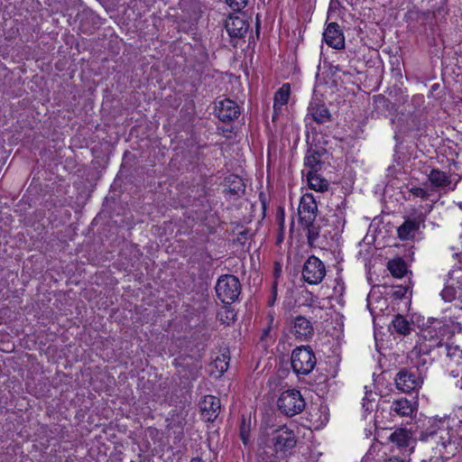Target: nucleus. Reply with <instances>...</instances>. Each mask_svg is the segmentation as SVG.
<instances>
[{
  "label": "nucleus",
  "instance_id": "nucleus-21",
  "mask_svg": "<svg viewBox=\"0 0 462 462\" xmlns=\"http://www.w3.org/2000/svg\"><path fill=\"white\" fill-rule=\"evenodd\" d=\"M291 88L289 84H283L274 95L273 99V119L274 120L278 113L282 111V106H285L290 97Z\"/></svg>",
  "mask_w": 462,
  "mask_h": 462
},
{
  "label": "nucleus",
  "instance_id": "nucleus-39",
  "mask_svg": "<svg viewBox=\"0 0 462 462\" xmlns=\"http://www.w3.org/2000/svg\"><path fill=\"white\" fill-rule=\"evenodd\" d=\"M432 208H433V206L431 205V206L430 207V208H429V211H431Z\"/></svg>",
  "mask_w": 462,
  "mask_h": 462
},
{
  "label": "nucleus",
  "instance_id": "nucleus-16",
  "mask_svg": "<svg viewBox=\"0 0 462 462\" xmlns=\"http://www.w3.org/2000/svg\"><path fill=\"white\" fill-rule=\"evenodd\" d=\"M225 27L230 37L242 38L247 32L248 24L244 18L230 15L226 21Z\"/></svg>",
  "mask_w": 462,
  "mask_h": 462
},
{
  "label": "nucleus",
  "instance_id": "nucleus-36",
  "mask_svg": "<svg viewBox=\"0 0 462 462\" xmlns=\"http://www.w3.org/2000/svg\"><path fill=\"white\" fill-rule=\"evenodd\" d=\"M190 462H203V461L199 457H195V458H192Z\"/></svg>",
  "mask_w": 462,
  "mask_h": 462
},
{
  "label": "nucleus",
  "instance_id": "nucleus-35",
  "mask_svg": "<svg viewBox=\"0 0 462 462\" xmlns=\"http://www.w3.org/2000/svg\"><path fill=\"white\" fill-rule=\"evenodd\" d=\"M234 178H235V180H234V182H237V184H238L237 186H236V187L234 188V191H235V192H237V191L240 189L241 186H243V184H242V180H241V179H239L237 176H235Z\"/></svg>",
  "mask_w": 462,
  "mask_h": 462
},
{
  "label": "nucleus",
  "instance_id": "nucleus-41",
  "mask_svg": "<svg viewBox=\"0 0 462 462\" xmlns=\"http://www.w3.org/2000/svg\"><path fill=\"white\" fill-rule=\"evenodd\" d=\"M421 462H427V460H426V459H423Z\"/></svg>",
  "mask_w": 462,
  "mask_h": 462
},
{
  "label": "nucleus",
  "instance_id": "nucleus-12",
  "mask_svg": "<svg viewBox=\"0 0 462 462\" xmlns=\"http://www.w3.org/2000/svg\"><path fill=\"white\" fill-rule=\"evenodd\" d=\"M323 41L335 50L345 48V35L338 23L332 22L327 25L323 32Z\"/></svg>",
  "mask_w": 462,
  "mask_h": 462
},
{
  "label": "nucleus",
  "instance_id": "nucleus-23",
  "mask_svg": "<svg viewBox=\"0 0 462 462\" xmlns=\"http://www.w3.org/2000/svg\"><path fill=\"white\" fill-rule=\"evenodd\" d=\"M387 268L392 275L396 278H402L407 273L406 263L402 258L390 260Z\"/></svg>",
  "mask_w": 462,
  "mask_h": 462
},
{
  "label": "nucleus",
  "instance_id": "nucleus-7",
  "mask_svg": "<svg viewBox=\"0 0 462 462\" xmlns=\"http://www.w3.org/2000/svg\"><path fill=\"white\" fill-rule=\"evenodd\" d=\"M393 451H397L402 456H410L414 452L417 439L413 433L405 428L394 430L388 438Z\"/></svg>",
  "mask_w": 462,
  "mask_h": 462
},
{
  "label": "nucleus",
  "instance_id": "nucleus-40",
  "mask_svg": "<svg viewBox=\"0 0 462 462\" xmlns=\"http://www.w3.org/2000/svg\"><path fill=\"white\" fill-rule=\"evenodd\" d=\"M431 461H432V457H430V458L429 459V462H431Z\"/></svg>",
  "mask_w": 462,
  "mask_h": 462
},
{
  "label": "nucleus",
  "instance_id": "nucleus-38",
  "mask_svg": "<svg viewBox=\"0 0 462 462\" xmlns=\"http://www.w3.org/2000/svg\"><path fill=\"white\" fill-rule=\"evenodd\" d=\"M279 272L280 270L278 268L275 269V275L278 276L279 275Z\"/></svg>",
  "mask_w": 462,
  "mask_h": 462
},
{
  "label": "nucleus",
  "instance_id": "nucleus-24",
  "mask_svg": "<svg viewBox=\"0 0 462 462\" xmlns=\"http://www.w3.org/2000/svg\"><path fill=\"white\" fill-rule=\"evenodd\" d=\"M309 186L316 191H325L328 188V182L316 172L310 171L307 175Z\"/></svg>",
  "mask_w": 462,
  "mask_h": 462
},
{
  "label": "nucleus",
  "instance_id": "nucleus-5",
  "mask_svg": "<svg viewBox=\"0 0 462 462\" xmlns=\"http://www.w3.org/2000/svg\"><path fill=\"white\" fill-rule=\"evenodd\" d=\"M217 298L224 304L235 302L241 293V284L237 277L232 274L221 275L215 286Z\"/></svg>",
  "mask_w": 462,
  "mask_h": 462
},
{
  "label": "nucleus",
  "instance_id": "nucleus-27",
  "mask_svg": "<svg viewBox=\"0 0 462 462\" xmlns=\"http://www.w3.org/2000/svg\"><path fill=\"white\" fill-rule=\"evenodd\" d=\"M408 191L414 198H420L423 200H427L430 197V192L422 187L411 186L408 188Z\"/></svg>",
  "mask_w": 462,
  "mask_h": 462
},
{
  "label": "nucleus",
  "instance_id": "nucleus-2",
  "mask_svg": "<svg viewBox=\"0 0 462 462\" xmlns=\"http://www.w3.org/2000/svg\"><path fill=\"white\" fill-rule=\"evenodd\" d=\"M258 445L262 448L270 447L276 454L287 456L297 445V435L286 425L272 430L268 439L261 437Z\"/></svg>",
  "mask_w": 462,
  "mask_h": 462
},
{
  "label": "nucleus",
  "instance_id": "nucleus-34",
  "mask_svg": "<svg viewBox=\"0 0 462 462\" xmlns=\"http://www.w3.org/2000/svg\"><path fill=\"white\" fill-rule=\"evenodd\" d=\"M384 462H407V461L404 458H400L398 457L393 456V457H391L385 459Z\"/></svg>",
  "mask_w": 462,
  "mask_h": 462
},
{
  "label": "nucleus",
  "instance_id": "nucleus-22",
  "mask_svg": "<svg viewBox=\"0 0 462 462\" xmlns=\"http://www.w3.org/2000/svg\"><path fill=\"white\" fill-rule=\"evenodd\" d=\"M392 327L394 332L402 336L409 335L412 328L411 324L409 322V320L402 315H396L394 317V319L392 321Z\"/></svg>",
  "mask_w": 462,
  "mask_h": 462
},
{
  "label": "nucleus",
  "instance_id": "nucleus-20",
  "mask_svg": "<svg viewBox=\"0 0 462 462\" xmlns=\"http://www.w3.org/2000/svg\"><path fill=\"white\" fill-rule=\"evenodd\" d=\"M415 411L413 403L406 398H399L392 402L391 413L400 417H411Z\"/></svg>",
  "mask_w": 462,
  "mask_h": 462
},
{
  "label": "nucleus",
  "instance_id": "nucleus-1",
  "mask_svg": "<svg viewBox=\"0 0 462 462\" xmlns=\"http://www.w3.org/2000/svg\"><path fill=\"white\" fill-rule=\"evenodd\" d=\"M455 438L454 430L448 426H445L444 422H441V425L437 429L424 433L422 440L432 447L435 454H438L439 457L448 459L454 456L457 450Z\"/></svg>",
  "mask_w": 462,
  "mask_h": 462
},
{
  "label": "nucleus",
  "instance_id": "nucleus-3",
  "mask_svg": "<svg viewBox=\"0 0 462 462\" xmlns=\"http://www.w3.org/2000/svg\"><path fill=\"white\" fill-rule=\"evenodd\" d=\"M446 328L439 321L423 327L419 335V340L411 352V356L427 355L435 347L442 346Z\"/></svg>",
  "mask_w": 462,
  "mask_h": 462
},
{
  "label": "nucleus",
  "instance_id": "nucleus-11",
  "mask_svg": "<svg viewBox=\"0 0 462 462\" xmlns=\"http://www.w3.org/2000/svg\"><path fill=\"white\" fill-rule=\"evenodd\" d=\"M462 295V272L453 270L448 273V279L441 291V297L445 301H452Z\"/></svg>",
  "mask_w": 462,
  "mask_h": 462
},
{
  "label": "nucleus",
  "instance_id": "nucleus-25",
  "mask_svg": "<svg viewBox=\"0 0 462 462\" xmlns=\"http://www.w3.org/2000/svg\"><path fill=\"white\" fill-rule=\"evenodd\" d=\"M446 356L454 363H459L462 360V349L458 346L447 344L444 347Z\"/></svg>",
  "mask_w": 462,
  "mask_h": 462
},
{
  "label": "nucleus",
  "instance_id": "nucleus-32",
  "mask_svg": "<svg viewBox=\"0 0 462 462\" xmlns=\"http://www.w3.org/2000/svg\"><path fill=\"white\" fill-rule=\"evenodd\" d=\"M273 321H274V315L273 312H269L268 315H267V328L263 330V338L267 337L269 331L271 330L272 328V326L273 324Z\"/></svg>",
  "mask_w": 462,
  "mask_h": 462
},
{
  "label": "nucleus",
  "instance_id": "nucleus-4",
  "mask_svg": "<svg viewBox=\"0 0 462 462\" xmlns=\"http://www.w3.org/2000/svg\"><path fill=\"white\" fill-rule=\"evenodd\" d=\"M424 383V376L418 368H402L394 377L396 388L403 393H418Z\"/></svg>",
  "mask_w": 462,
  "mask_h": 462
},
{
  "label": "nucleus",
  "instance_id": "nucleus-31",
  "mask_svg": "<svg viewBox=\"0 0 462 462\" xmlns=\"http://www.w3.org/2000/svg\"><path fill=\"white\" fill-rule=\"evenodd\" d=\"M305 164L312 170L316 171L319 161L315 155H308L305 159Z\"/></svg>",
  "mask_w": 462,
  "mask_h": 462
},
{
  "label": "nucleus",
  "instance_id": "nucleus-6",
  "mask_svg": "<svg viewBox=\"0 0 462 462\" xmlns=\"http://www.w3.org/2000/svg\"><path fill=\"white\" fill-rule=\"evenodd\" d=\"M291 363L297 374L307 375L314 369L317 359L310 346H301L292 351Z\"/></svg>",
  "mask_w": 462,
  "mask_h": 462
},
{
  "label": "nucleus",
  "instance_id": "nucleus-14",
  "mask_svg": "<svg viewBox=\"0 0 462 462\" xmlns=\"http://www.w3.org/2000/svg\"><path fill=\"white\" fill-rule=\"evenodd\" d=\"M216 116L223 122L231 121L240 115L239 106L231 99H223L216 105Z\"/></svg>",
  "mask_w": 462,
  "mask_h": 462
},
{
  "label": "nucleus",
  "instance_id": "nucleus-19",
  "mask_svg": "<svg viewBox=\"0 0 462 462\" xmlns=\"http://www.w3.org/2000/svg\"><path fill=\"white\" fill-rule=\"evenodd\" d=\"M308 115L311 116L318 124L328 123L331 120V115L324 104L312 102L308 107Z\"/></svg>",
  "mask_w": 462,
  "mask_h": 462
},
{
  "label": "nucleus",
  "instance_id": "nucleus-37",
  "mask_svg": "<svg viewBox=\"0 0 462 462\" xmlns=\"http://www.w3.org/2000/svg\"><path fill=\"white\" fill-rule=\"evenodd\" d=\"M457 206L462 210V201L457 202Z\"/></svg>",
  "mask_w": 462,
  "mask_h": 462
},
{
  "label": "nucleus",
  "instance_id": "nucleus-29",
  "mask_svg": "<svg viewBox=\"0 0 462 462\" xmlns=\"http://www.w3.org/2000/svg\"><path fill=\"white\" fill-rule=\"evenodd\" d=\"M226 4L236 12L241 11L248 3V0H226Z\"/></svg>",
  "mask_w": 462,
  "mask_h": 462
},
{
  "label": "nucleus",
  "instance_id": "nucleus-9",
  "mask_svg": "<svg viewBox=\"0 0 462 462\" xmlns=\"http://www.w3.org/2000/svg\"><path fill=\"white\" fill-rule=\"evenodd\" d=\"M326 275V267L321 260L311 255L304 263L302 278L309 284H319Z\"/></svg>",
  "mask_w": 462,
  "mask_h": 462
},
{
  "label": "nucleus",
  "instance_id": "nucleus-10",
  "mask_svg": "<svg viewBox=\"0 0 462 462\" xmlns=\"http://www.w3.org/2000/svg\"><path fill=\"white\" fill-rule=\"evenodd\" d=\"M318 206L312 194H304L300 201L298 214L302 226H311L316 219Z\"/></svg>",
  "mask_w": 462,
  "mask_h": 462
},
{
  "label": "nucleus",
  "instance_id": "nucleus-28",
  "mask_svg": "<svg viewBox=\"0 0 462 462\" xmlns=\"http://www.w3.org/2000/svg\"><path fill=\"white\" fill-rule=\"evenodd\" d=\"M240 438L244 445L247 446L250 442V423L243 418L240 425Z\"/></svg>",
  "mask_w": 462,
  "mask_h": 462
},
{
  "label": "nucleus",
  "instance_id": "nucleus-33",
  "mask_svg": "<svg viewBox=\"0 0 462 462\" xmlns=\"http://www.w3.org/2000/svg\"><path fill=\"white\" fill-rule=\"evenodd\" d=\"M276 299H277V286H276V283H274L273 285V289H272V296L268 300V305L269 306H273L274 303H275Z\"/></svg>",
  "mask_w": 462,
  "mask_h": 462
},
{
  "label": "nucleus",
  "instance_id": "nucleus-8",
  "mask_svg": "<svg viewBox=\"0 0 462 462\" xmlns=\"http://www.w3.org/2000/svg\"><path fill=\"white\" fill-rule=\"evenodd\" d=\"M277 405L282 413L292 417L305 408V400L298 390H287L280 395Z\"/></svg>",
  "mask_w": 462,
  "mask_h": 462
},
{
  "label": "nucleus",
  "instance_id": "nucleus-17",
  "mask_svg": "<svg viewBox=\"0 0 462 462\" xmlns=\"http://www.w3.org/2000/svg\"><path fill=\"white\" fill-rule=\"evenodd\" d=\"M428 180L430 182L432 187L441 189L454 190L457 184L451 186L450 175L439 169H432L428 174Z\"/></svg>",
  "mask_w": 462,
  "mask_h": 462
},
{
  "label": "nucleus",
  "instance_id": "nucleus-30",
  "mask_svg": "<svg viewBox=\"0 0 462 462\" xmlns=\"http://www.w3.org/2000/svg\"><path fill=\"white\" fill-rule=\"evenodd\" d=\"M305 228L308 230V240L309 242H312L317 239L319 236L318 230L313 226V224L311 226H304Z\"/></svg>",
  "mask_w": 462,
  "mask_h": 462
},
{
  "label": "nucleus",
  "instance_id": "nucleus-15",
  "mask_svg": "<svg viewBox=\"0 0 462 462\" xmlns=\"http://www.w3.org/2000/svg\"><path fill=\"white\" fill-rule=\"evenodd\" d=\"M291 332L300 340H309L314 334V328L310 319L298 316L292 320Z\"/></svg>",
  "mask_w": 462,
  "mask_h": 462
},
{
  "label": "nucleus",
  "instance_id": "nucleus-26",
  "mask_svg": "<svg viewBox=\"0 0 462 462\" xmlns=\"http://www.w3.org/2000/svg\"><path fill=\"white\" fill-rule=\"evenodd\" d=\"M213 366L216 368L218 375H222L229 366V356L226 353L217 356L213 361Z\"/></svg>",
  "mask_w": 462,
  "mask_h": 462
},
{
  "label": "nucleus",
  "instance_id": "nucleus-13",
  "mask_svg": "<svg viewBox=\"0 0 462 462\" xmlns=\"http://www.w3.org/2000/svg\"><path fill=\"white\" fill-rule=\"evenodd\" d=\"M199 407L202 418L207 421H214L220 411V400L213 395H206L199 402Z\"/></svg>",
  "mask_w": 462,
  "mask_h": 462
},
{
  "label": "nucleus",
  "instance_id": "nucleus-18",
  "mask_svg": "<svg viewBox=\"0 0 462 462\" xmlns=\"http://www.w3.org/2000/svg\"><path fill=\"white\" fill-rule=\"evenodd\" d=\"M424 217L421 214L418 215L415 218H407L402 226L398 227V236L402 240H406L412 237L415 232L420 227V223L423 221Z\"/></svg>",
  "mask_w": 462,
  "mask_h": 462
}]
</instances>
